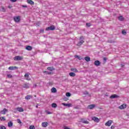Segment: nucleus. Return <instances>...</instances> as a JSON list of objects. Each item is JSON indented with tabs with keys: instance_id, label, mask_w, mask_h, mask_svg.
<instances>
[{
	"instance_id": "c756f323",
	"label": "nucleus",
	"mask_w": 129,
	"mask_h": 129,
	"mask_svg": "<svg viewBox=\"0 0 129 129\" xmlns=\"http://www.w3.org/2000/svg\"><path fill=\"white\" fill-rule=\"evenodd\" d=\"M45 112H46V114H52V112H51L48 110H46Z\"/></svg>"
},
{
	"instance_id": "412c9836",
	"label": "nucleus",
	"mask_w": 129,
	"mask_h": 129,
	"mask_svg": "<svg viewBox=\"0 0 129 129\" xmlns=\"http://www.w3.org/2000/svg\"><path fill=\"white\" fill-rule=\"evenodd\" d=\"M26 50H28V51H31L32 50V48L31 46H27L26 47Z\"/></svg>"
},
{
	"instance_id": "79ce46f5",
	"label": "nucleus",
	"mask_w": 129,
	"mask_h": 129,
	"mask_svg": "<svg viewBox=\"0 0 129 129\" xmlns=\"http://www.w3.org/2000/svg\"><path fill=\"white\" fill-rule=\"evenodd\" d=\"M2 11L3 12H6V9H5L4 7H2Z\"/></svg>"
},
{
	"instance_id": "a19ab883",
	"label": "nucleus",
	"mask_w": 129,
	"mask_h": 129,
	"mask_svg": "<svg viewBox=\"0 0 129 129\" xmlns=\"http://www.w3.org/2000/svg\"><path fill=\"white\" fill-rule=\"evenodd\" d=\"M84 94L86 95L88 94V93L87 92V91H85V92H84Z\"/></svg>"
},
{
	"instance_id": "37998d69",
	"label": "nucleus",
	"mask_w": 129,
	"mask_h": 129,
	"mask_svg": "<svg viewBox=\"0 0 129 129\" xmlns=\"http://www.w3.org/2000/svg\"><path fill=\"white\" fill-rule=\"evenodd\" d=\"M11 2L12 3H16L17 2V0H11Z\"/></svg>"
},
{
	"instance_id": "7ed1b4c3",
	"label": "nucleus",
	"mask_w": 129,
	"mask_h": 129,
	"mask_svg": "<svg viewBox=\"0 0 129 129\" xmlns=\"http://www.w3.org/2000/svg\"><path fill=\"white\" fill-rule=\"evenodd\" d=\"M96 106V105L95 104H93L89 105L87 106V108L88 109H93V108H94Z\"/></svg>"
},
{
	"instance_id": "de8ad7c7",
	"label": "nucleus",
	"mask_w": 129,
	"mask_h": 129,
	"mask_svg": "<svg viewBox=\"0 0 129 129\" xmlns=\"http://www.w3.org/2000/svg\"><path fill=\"white\" fill-rule=\"evenodd\" d=\"M111 128H114V126H113V125H112V126H111Z\"/></svg>"
},
{
	"instance_id": "4468645a",
	"label": "nucleus",
	"mask_w": 129,
	"mask_h": 129,
	"mask_svg": "<svg viewBox=\"0 0 129 129\" xmlns=\"http://www.w3.org/2000/svg\"><path fill=\"white\" fill-rule=\"evenodd\" d=\"M94 65H95V66H99L100 65V61H99V60L95 61Z\"/></svg>"
},
{
	"instance_id": "f03ea898",
	"label": "nucleus",
	"mask_w": 129,
	"mask_h": 129,
	"mask_svg": "<svg viewBox=\"0 0 129 129\" xmlns=\"http://www.w3.org/2000/svg\"><path fill=\"white\" fill-rule=\"evenodd\" d=\"M14 20L16 23H19L21 21V16H15L14 17Z\"/></svg>"
},
{
	"instance_id": "58836bf2",
	"label": "nucleus",
	"mask_w": 129,
	"mask_h": 129,
	"mask_svg": "<svg viewBox=\"0 0 129 129\" xmlns=\"http://www.w3.org/2000/svg\"><path fill=\"white\" fill-rule=\"evenodd\" d=\"M7 77H8V78H12V76H11V75L8 74L7 75Z\"/></svg>"
},
{
	"instance_id": "2f4dec72",
	"label": "nucleus",
	"mask_w": 129,
	"mask_h": 129,
	"mask_svg": "<svg viewBox=\"0 0 129 129\" xmlns=\"http://www.w3.org/2000/svg\"><path fill=\"white\" fill-rule=\"evenodd\" d=\"M0 129H7V128L4 125H1L0 126Z\"/></svg>"
},
{
	"instance_id": "603ef678",
	"label": "nucleus",
	"mask_w": 129,
	"mask_h": 129,
	"mask_svg": "<svg viewBox=\"0 0 129 129\" xmlns=\"http://www.w3.org/2000/svg\"><path fill=\"white\" fill-rule=\"evenodd\" d=\"M110 98H115V97H111Z\"/></svg>"
},
{
	"instance_id": "09e8293b",
	"label": "nucleus",
	"mask_w": 129,
	"mask_h": 129,
	"mask_svg": "<svg viewBox=\"0 0 129 129\" xmlns=\"http://www.w3.org/2000/svg\"><path fill=\"white\" fill-rule=\"evenodd\" d=\"M26 97H31V96H30V95H27V96H26Z\"/></svg>"
},
{
	"instance_id": "ea45409f",
	"label": "nucleus",
	"mask_w": 129,
	"mask_h": 129,
	"mask_svg": "<svg viewBox=\"0 0 129 129\" xmlns=\"http://www.w3.org/2000/svg\"><path fill=\"white\" fill-rule=\"evenodd\" d=\"M86 26L87 27H90V26H91L90 23H86Z\"/></svg>"
},
{
	"instance_id": "f8f14e48",
	"label": "nucleus",
	"mask_w": 129,
	"mask_h": 129,
	"mask_svg": "<svg viewBox=\"0 0 129 129\" xmlns=\"http://www.w3.org/2000/svg\"><path fill=\"white\" fill-rule=\"evenodd\" d=\"M42 126H43V127H47V126H48V122H42Z\"/></svg>"
},
{
	"instance_id": "5701e85b",
	"label": "nucleus",
	"mask_w": 129,
	"mask_h": 129,
	"mask_svg": "<svg viewBox=\"0 0 129 129\" xmlns=\"http://www.w3.org/2000/svg\"><path fill=\"white\" fill-rule=\"evenodd\" d=\"M85 61H87V62H89L90 61V57L88 56H86L85 57Z\"/></svg>"
},
{
	"instance_id": "a878e982",
	"label": "nucleus",
	"mask_w": 129,
	"mask_h": 129,
	"mask_svg": "<svg viewBox=\"0 0 129 129\" xmlns=\"http://www.w3.org/2000/svg\"><path fill=\"white\" fill-rule=\"evenodd\" d=\"M47 70H49V71H53V70H54V68H53V67H48L47 68Z\"/></svg>"
},
{
	"instance_id": "0eeeda50",
	"label": "nucleus",
	"mask_w": 129,
	"mask_h": 129,
	"mask_svg": "<svg viewBox=\"0 0 129 129\" xmlns=\"http://www.w3.org/2000/svg\"><path fill=\"white\" fill-rule=\"evenodd\" d=\"M111 123H112V120H110L105 123V125H106V126H110L111 125Z\"/></svg>"
},
{
	"instance_id": "e433bc0d",
	"label": "nucleus",
	"mask_w": 129,
	"mask_h": 129,
	"mask_svg": "<svg viewBox=\"0 0 129 129\" xmlns=\"http://www.w3.org/2000/svg\"><path fill=\"white\" fill-rule=\"evenodd\" d=\"M17 122H18V123H22V121H21V119H18L17 120Z\"/></svg>"
},
{
	"instance_id": "5fc2aeb1",
	"label": "nucleus",
	"mask_w": 129,
	"mask_h": 129,
	"mask_svg": "<svg viewBox=\"0 0 129 129\" xmlns=\"http://www.w3.org/2000/svg\"><path fill=\"white\" fill-rule=\"evenodd\" d=\"M9 8H10V6L9 7Z\"/></svg>"
},
{
	"instance_id": "6ab92c4d",
	"label": "nucleus",
	"mask_w": 129,
	"mask_h": 129,
	"mask_svg": "<svg viewBox=\"0 0 129 129\" xmlns=\"http://www.w3.org/2000/svg\"><path fill=\"white\" fill-rule=\"evenodd\" d=\"M13 122L12 121H10L8 122V126L9 127H12L13 126Z\"/></svg>"
},
{
	"instance_id": "49530a36",
	"label": "nucleus",
	"mask_w": 129,
	"mask_h": 129,
	"mask_svg": "<svg viewBox=\"0 0 129 129\" xmlns=\"http://www.w3.org/2000/svg\"><path fill=\"white\" fill-rule=\"evenodd\" d=\"M22 7H23V8H27V6L26 5H23Z\"/></svg>"
},
{
	"instance_id": "a18cd8bd",
	"label": "nucleus",
	"mask_w": 129,
	"mask_h": 129,
	"mask_svg": "<svg viewBox=\"0 0 129 129\" xmlns=\"http://www.w3.org/2000/svg\"><path fill=\"white\" fill-rule=\"evenodd\" d=\"M40 33H43L44 32V29H41L40 30Z\"/></svg>"
},
{
	"instance_id": "9b49d317",
	"label": "nucleus",
	"mask_w": 129,
	"mask_h": 129,
	"mask_svg": "<svg viewBox=\"0 0 129 129\" xmlns=\"http://www.w3.org/2000/svg\"><path fill=\"white\" fill-rule=\"evenodd\" d=\"M7 111H8V109L5 108L1 111V113L2 114H6V113H7Z\"/></svg>"
},
{
	"instance_id": "f704fd0d",
	"label": "nucleus",
	"mask_w": 129,
	"mask_h": 129,
	"mask_svg": "<svg viewBox=\"0 0 129 129\" xmlns=\"http://www.w3.org/2000/svg\"><path fill=\"white\" fill-rule=\"evenodd\" d=\"M75 57L76 58H78V59H79V60H81V58L80 57V56H78V55H75Z\"/></svg>"
},
{
	"instance_id": "1a4fd4ad",
	"label": "nucleus",
	"mask_w": 129,
	"mask_h": 129,
	"mask_svg": "<svg viewBox=\"0 0 129 129\" xmlns=\"http://www.w3.org/2000/svg\"><path fill=\"white\" fill-rule=\"evenodd\" d=\"M92 119L95 121L96 122H99V119L96 117H93Z\"/></svg>"
},
{
	"instance_id": "72a5a7b5",
	"label": "nucleus",
	"mask_w": 129,
	"mask_h": 129,
	"mask_svg": "<svg viewBox=\"0 0 129 129\" xmlns=\"http://www.w3.org/2000/svg\"><path fill=\"white\" fill-rule=\"evenodd\" d=\"M29 129H35V126H34V125H30L29 126Z\"/></svg>"
},
{
	"instance_id": "f3484780",
	"label": "nucleus",
	"mask_w": 129,
	"mask_h": 129,
	"mask_svg": "<svg viewBox=\"0 0 129 129\" xmlns=\"http://www.w3.org/2000/svg\"><path fill=\"white\" fill-rule=\"evenodd\" d=\"M24 76L26 80H31V79L29 78V74H26Z\"/></svg>"
},
{
	"instance_id": "9d476101",
	"label": "nucleus",
	"mask_w": 129,
	"mask_h": 129,
	"mask_svg": "<svg viewBox=\"0 0 129 129\" xmlns=\"http://www.w3.org/2000/svg\"><path fill=\"white\" fill-rule=\"evenodd\" d=\"M16 110L17 111H19V112H23L24 111V109H23V107H17Z\"/></svg>"
},
{
	"instance_id": "2eb2a0df",
	"label": "nucleus",
	"mask_w": 129,
	"mask_h": 129,
	"mask_svg": "<svg viewBox=\"0 0 129 129\" xmlns=\"http://www.w3.org/2000/svg\"><path fill=\"white\" fill-rule=\"evenodd\" d=\"M31 86V85H30V84L29 83H26V84H25L23 87L24 88H29Z\"/></svg>"
},
{
	"instance_id": "b1692460",
	"label": "nucleus",
	"mask_w": 129,
	"mask_h": 129,
	"mask_svg": "<svg viewBox=\"0 0 129 129\" xmlns=\"http://www.w3.org/2000/svg\"><path fill=\"white\" fill-rule=\"evenodd\" d=\"M69 75H70V76H71V77H75V73H70V74H69Z\"/></svg>"
},
{
	"instance_id": "7c9ffc66",
	"label": "nucleus",
	"mask_w": 129,
	"mask_h": 129,
	"mask_svg": "<svg viewBox=\"0 0 129 129\" xmlns=\"http://www.w3.org/2000/svg\"><path fill=\"white\" fill-rule=\"evenodd\" d=\"M43 73L44 74H51V73L50 72H47V71H44L43 72Z\"/></svg>"
},
{
	"instance_id": "8fccbe9b",
	"label": "nucleus",
	"mask_w": 129,
	"mask_h": 129,
	"mask_svg": "<svg viewBox=\"0 0 129 129\" xmlns=\"http://www.w3.org/2000/svg\"><path fill=\"white\" fill-rule=\"evenodd\" d=\"M104 61H106V58L104 57Z\"/></svg>"
},
{
	"instance_id": "ddd939ff",
	"label": "nucleus",
	"mask_w": 129,
	"mask_h": 129,
	"mask_svg": "<svg viewBox=\"0 0 129 129\" xmlns=\"http://www.w3.org/2000/svg\"><path fill=\"white\" fill-rule=\"evenodd\" d=\"M27 2L29 5H31V6L35 5V3H34L32 0H27Z\"/></svg>"
},
{
	"instance_id": "423d86ee",
	"label": "nucleus",
	"mask_w": 129,
	"mask_h": 129,
	"mask_svg": "<svg viewBox=\"0 0 129 129\" xmlns=\"http://www.w3.org/2000/svg\"><path fill=\"white\" fill-rule=\"evenodd\" d=\"M14 59L15 61H20V60L23 59V57L20 56H17L14 57Z\"/></svg>"
},
{
	"instance_id": "20e7f679",
	"label": "nucleus",
	"mask_w": 129,
	"mask_h": 129,
	"mask_svg": "<svg viewBox=\"0 0 129 129\" xmlns=\"http://www.w3.org/2000/svg\"><path fill=\"white\" fill-rule=\"evenodd\" d=\"M54 30H55V26H51L50 27L46 28V31H53Z\"/></svg>"
},
{
	"instance_id": "393cba45",
	"label": "nucleus",
	"mask_w": 129,
	"mask_h": 129,
	"mask_svg": "<svg viewBox=\"0 0 129 129\" xmlns=\"http://www.w3.org/2000/svg\"><path fill=\"white\" fill-rule=\"evenodd\" d=\"M52 107H53V108H56V107H57V104L54 103H52L51 105Z\"/></svg>"
},
{
	"instance_id": "aec40b11",
	"label": "nucleus",
	"mask_w": 129,
	"mask_h": 129,
	"mask_svg": "<svg viewBox=\"0 0 129 129\" xmlns=\"http://www.w3.org/2000/svg\"><path fill=\"white\" fill-rule=\"evenodd\" d=\"M17 67H10L9 70H15V69H17Z\"/></svg>"
},
{
	"instance_id": "a211bd4d",
	"label": "nucleus",
	"mask_w": 129,
	"mask_h": 129,
	"mask_svg": "<svg viewBox=\"0 0 129 129\" xmlns=\"http://www.w3.org/2000/svg\"><path fill=\"white\" fill-rule=\"evenodd\" d=\"M51 91L52 93H55V92H57V89H56V88H52L51 90Z\"/></svg>"
},
{
	"instance_id": "dca6fc26",
	"label": "nucleus",
	"mask_w": 129,
	"mask_h": 129,
	"mask_svg": "<svg viewBox=\"0 0 129 129\" xmlns=\"http://www.w3.org/2000/svg\"><path fill=\"white\" fill-rule=\"evenodd\" d=\"M64 106H67L68 107H71L72 106V104H66V103H62Z\"/></svg>"
},
{
	"instance_id": "c9c22d12",
	"label": "nucleus",
	"mask_w": 129,
	"mask_h": 129,
	"mask_svg": "<svg viewBox=\"0 0 129 129\" xmlns=\"http://www.w3.org/2000/svg\"><path fill=\"white\" fill-rule=\"evenodd\" d=\"M1 120H6V118L5 117H0Z\"/></svg>"
},
{
	"instance_id": "c03bdc74",
	"label": "nucleus",
	"mask_w": 129,
	"mask_h": 129,
	"mask_svg": "<svg viewBox=\"0 0 129 129\" xmlns=\"http://www.w3.org/2000/svg\"><path fill=\"white\" fill-rule=\"evenodd\" d=\"M30 99H31V98H30V97H25V99H26L27 100H29Z\"/></svg>"
},
{
	"instance_id": "3c124183",
	"label": "nucleus",
	"mask_w": 129,
	"mask_h": 129,
	"mask_svg": "<svg viewBox=\"0 0 129 129\" xmlns=\"http://www.w3.org/2000/svg\"><path fill=\"white\" fill-rule=\"evenodd\" d=\"M36 107L37 108H38V105H36Z\"/></svg>"
},
{
	"instance_id": "4c0bfd02",
	"label": "nucleus",
	"mask_w": 129,
	"mask_h": 129,
	"mask_svg": "<svg viewBox=\"0 0 129 129\" xmlns=\"http://www.w3.org/2000/svg\"><path fill=\"white\" fill-rule=\"evenodd\" d=\"M122 34L123 35H126V32H125V31H124V30H123V31H122Z\"/></svg>"
},
{
	"instance_id": "c85d7f7f",
	"label": "nucleus",
	"mask_w": 129,
	"mask_h": 129,
	"mask_svg": "<svg viewBox=\"0 0 129 129\" xmlns=\"http://www.w3.org/2000/svg\"><path fill=\"white\" fill-rule=\"evenodd\" d=\"M118 20H119V21H123V17L122 16H120L118 17Z\"/></svg>"
},
{
	"instance_id": "4be33fe9",
	"label": "nucleus",
	"mask_w": 129,
	"mask_h": 129,
	"mask_svg": "<svg viewBox=\"0 0 129 129\" xmlns=\"http://www.w3.org/2000/svg\"><path fill=\"white\" fill-rule=\"evenodd\" d=\"M71 71H73V72H75L76 73H77V72H78V70H77L76 68H72V69H71Z\"/></svg>"
},
{
	"instance_id": "473e14b6",
	"label": "nucleus",
	"mask_w": 129,
	"mask_h": 129,
	"mask_svg": "<svg viewBox=\"0 0 129 129\" xmlns=\"http://www.w3.org/2000/svg\"><path fill=\"white\" fill-rule=\"evenodd\" d=\"M69 99H68V97H64L63 98V100H64V101H67V100H69Z\"/></svg>"
},
{
	"instance_id": "f257e3e1",
	"label": "nucleus",
	"mask_w": 129,
	"mask_h": 129,
	"mask_svg": "<svg viewBox=\"0 0 129 129\" xmlns=\"http://www.w3.org/2000/svg\"><path fill=\"white\" fill-rule=\"evenodd\" d=\"M84 37L81 36L80 38V42L78 43V46H81V45L84 43Z\"/></svg>"
},
{
	"instance_id": "bb28decb",
	"label": "nucleus",
	"mask_w": 129,
	"mask_h": 129,
	"mask_svg": "<svg viewBox=\"0 0 129 129\" xmlns=\"http://www.w3.org/2000/svg\"><path fill=\"white\" fill-rule=\"evenodd\" d=\"M110 97H119V96L116 94H114L112 95L111 96H110Z\"/></svg>"
},
{
	"instance_id": "6e6552de",
	"label": "nucleus",
	"mask_w": 129,
	"mask_h": 129,
	"mask_svg": "<svg viewBox=\"0 0 129 129\" xmlns=\"http://www.w3.org/2000/svg\"><path fill=\"white\" fill-rule=\"evenodd\" d=\"M118 108H119V109H124V108H126V104H123L120 106H119Z\"/></svg>"
},
{
	"instance_id": "864d4df0",
	"label": "nucleus",
	"mask_w": 129,
	"mask_h": 129,
	"mask_svg": "<svg viewBox=\"0 0 129 129\" xmlns=\"http://www.w3.org/2000/svg\"><path fill=\"white\" fill-rule=\"evenodd\" d=\"M106 96H108V95H106Z\"/></svg>"
},
{
	"instance_id": "39448f33",
	"label": "nucleus",
	"mask_w": 129,
	"mask_h": 129,
	"mask_svg": "<svg viewBox=\"0 0 129 129\" xmlns=\"http://www.w3.org/2000/svg\"><path fill=\"white\" fill-rule=\"evenodd\" d=\"M81 122H82V123H85V124H88V123H89V121L84 118H82L81 119Z\"/></svg>"
},
{
	"instance_id": "cd10ccee",
	"label": "nucleus",
	"mask_w": 129,
	"mask_h": 129,
	"mask_svg": "<svg viewBox=\"0 0 129 129\" xmlns=\"http://www.w3.org/2000/svg\"><path fill=\"white\" fill-rule=\"evenodd\" d=\"M66 96L68 97H70V96H71V93L68 92L66 94Z\"/></svg>"
}]
</instances>
